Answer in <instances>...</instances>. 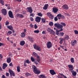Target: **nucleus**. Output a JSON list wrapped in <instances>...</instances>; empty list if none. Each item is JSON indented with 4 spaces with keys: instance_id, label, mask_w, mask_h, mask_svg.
<instances>
[{
    "instance_id": "nucleus-15",
    "label": "nucleus",
    "mask_w": 78,
    "mask_h": 78,
    "mask_svg": "<svg viewBox=\"0 0 78 78\" xmlns=\"http://www.w3.org/2000/svg\"><path fill=\"white\" fill-rule=\"evenodd\" d=\"M34 73H36V74H39V73H41V72L40 71V70L37 69H35V70H34Z\"/></svg>"
},
{
    "instance_id": "nucleus-57",
    "label": "nucleus",
    "mask_w": 78,
    "mask_h": 78,
    "mask_svg": "<svg viewBox=\"0 0 78 78\" xmlns=\"http://www.w3.org/2000/svg\"><path fill=\"white\" fill-rule=\"evenodd\" d=\"M4 45V44L3 43H0V47H1V46L2 45Z\"/></svg>"
},
{
    "instance_id": "nucleus-48",
    "label": "nucleus",
    "mask_w": 78,
    "mask_h": 78,
    "mask_svg": "<svg viewBox=\"0 0 78 78\" xmlns=\"http://www.w3.org/2000/svg\"><path fill=\"white\" fill-rule=\"evenodd\" d=\"M32 16V17H34V14L31 13L30 15V16Z\"/></svg>"
},
{
    "instance_id": "nucleus-37",
    "label": "nucleus",
    "mask_w": 78,
    "mask_h": 78,
    "mask_svg": "<svg viewBox=\"0 0 78 78\" xmlns=\"http://www.w3.org/2000/svg\"><path fill=\"white\" fill-rule=\"evenodd\" d=\"M60 24H61V25H62V27H66V23H62V22H61V23Z\"/></svg>"
},
{
    "instance_id": "nucleus-1",
    "label": "nucleus",
    "mask_w": 78,
    "mask_h": 78,
    "mask_svg": "<svg viewBox=\"0 0 78 78\" xmlns=\"http://www.w3.org/2000/svg\"><path fill=\"white\" fill-rule=\"evenodd\" d=\"M54 26L55 27L57 28L60 29V30H58L57 29L56 30V34L58 35L59 34V32L62 31V30H63V29H62V26L59 23H56L55 24Z\"/></svg>"
},
{
    "instance_id": "nucleus-33",
    "label": "nucleus",
    "mask_w": 78,
    "mask_h": 78,
    "mask_svg": "<svg viewBox=\"0 0 78 78\" xmlns=\"http://www.w3.org/2000/svg\"><path fill=\"white\" fill-rule=\"evenodd\" d=\"M41 20L43 23H45V18H41Z\"/></svg>"
},
{
    "instance_id": "nucleus-56",
    "label": "nucleus",
    "mask_w": 78,
    "mask_h": 78,
    "mask_svg": "<svg viewBox=\"0 0 78 78\" xmlns=\"http://www.w3.org/2000/svg\"><path fill=\"white\" fill-rule=\"evenodd\" d=\"M30 26L31 28H33V27H34V26L31 24H30Z\"/></svg>"
},
{
    "instance_id": "nucleus-59",
    "label": "nucleus",
    "mask_w": 78,
    "mask_h": 78,
    "mask_svg": "<svg viewBox=\"0 0 78 78\" xmlns=\"http://www.w3.org/2000/svg\"><path fill=\"white\" fill-rule=\"evenodd\" d=\"M42 34H46V33L45 31H43L42 32Z\"/></svg>"
},
{
    "instance_id": "nucleus-58",
    "label": "nucleus",
    "mask_w": 78,
    "mask_h": 78,
    "mask_svg": "<svg viewBox=\"0 0 78 78\" xmlns=\"http://www.w3.org/2000/svg\"><path fill=\"white\" fill-rule=\"evenodd\" d=\"M15 1H17L18 2H20L22 0H15Z\"/></svg>"
},
{
    "instance_id": "nucleus-19",
    "label": "nucleus",
    "mask_w": 78,
    "mask_h": 78,
    "mask_svg": "<svg viewBox=\"0 0 78 78\" xmlns=\"http://www.w3.org/2000/svg\"><path fill=\"white\" fill-rule=\"evenodd\" d=\"M71 72L73 76H76V71H74L73 70H72L71 71Z\"/></svg>"
},
{
    "instance_id": "nucleus-7",
    "label": "nucleus",
    "mask_w": 78,
    "mask_h": 78,
    "mask_svg": "<svg viewBox=\"0 0 78 78\" xmlns=\"http://www.w3.org/2000/svg\"><path fill=\"white\" fill-rule=\"evenodd\" d=\"M9 72L10 73V75L11 76H12V75L13 76H15V74L14 73V72L12 71V70L9 69Z\"/></svg>"
},
{
    "instance_id": "nucleus-16",
    "label": "nucleus",
    "mask_w": 78,
    "mask_h": 78,
    "mask_svg": "<svg viewBox=\"0 0 78 78\" xmlns=\"http://www.w3.org/2000/svg\"><path fill=\"white\" fill-rule=\"evenodd\" d=\"M76 40H74L73 41H72L71 42V44L72 45V46H75V45L76 44Z\"/></svg>"
},
{
    "instance_id": "nucleus-23",
    "label": "nucleus",
    "mask_w": 78,
    "mask_h": 78,
    "mask_svg": "<svg viewBox=\"0 0 78 78\" xmlns=\"http://www.w3.org/2000/svg\"><path fill=\"white\" fill-rule=\"evenodd\" d=\"M8 66V65H7L5 63H4L3 64V66L2 67V68L3 69H5L6 67Z\"/></svg>"
},
{
    "instance_id": "nucleus-55",
    "label": "nucleus",
    "mask_w": 78,
    "mask_h": 78,
    "mask_svg": "<svg viewBox=\"0 0 78 78\" xmlns=\"http://www.w3.org/2000/svg\"><path fill=\"white\" fill-rule=\"evenodd\" d=\"M54 20L55 21H57L58 20V18L56 17H55L54 18Z\"/></svg>"
},
{
    "instance_id": "nucleus-17",
    "label": "nucleus",
    "mask_w": 78,
    "mask_h": 78,
    "mask_svg": "<svg viewBox=\"0 0 78 78\" xmlns=\"http://www.w3.org/2000/svg\"><path fill=\"white\" fill-rule=\"evenodd\" d=\"M62 8H63V9H69V7H68V6L66 5H63Z\"/></svg>"
},
{
    "instance_id": "nucleus-36",
    "label": "nucleus",
    "mask_w": 78,
    "mask_h": 78,
    "mask_svg": "<svg viewBox=\"0 0 78 78\" xmlns=\"http://www.w3.org/2000/svg\"><path fill=\"white\" fill-rule=\"evenodd\" d=\"M31 60L32 61V62H34V60H35V58H34L33 57H31L30 58Z\"/></svg>"
},
{
    "instance_id": "nucleus-30",
    "label": "nucleus",
    "mask_w": 78,
    "mask_h": 78,
    "mask_svg": "<svg viewBox=\"0 0 78 78\" xmlns=\"http://www.w3.org/2000/svg\"><path fill=\"white\" fill-rule=\"evenodd\" d=\"M62 16V15H61V14H59L57 15V17H58V19H59V20H60L61 18H61V17Z\"/></svg>"
},
{
    "instance_id": "nucleus-29",
    "label": "nucleus",
    "mask_w": 78,
    "mask_h": 78,
    "mask_svg": "<svg viewBox=\"0 0 78 78\" xmlns=\"http://www.w3.org/2000/svg\"><path fill=\"white\" fill-rule=\"evenodd\" d=\"M0 3L2 4V6H3V5H4V1H3V0H0Z\"/></svg>"
},
{
    "instance_id": "nucleus-45",
    "label": "nucleus",
    "mask_w": 78,
    "mask_h": 78,
    "mask_svg": "<svg viewBox=\"0 0 78 78\" xmlns=\"http://www.w3.org/2000/svg\"><path fill=\"white\" fill-rule=\"evenodd\" d=\"M64 34L63 32H60V36H64Z\"/></svg>"
},
{
    "instance_id": "nucleus-31",
    "label": "nucleus",
    "mask_w": 78,
    "mask_h": 78,
    "mask_svg": "<svg viewBox=\"0 0 78 78\" xmlns=\"http://www.w3.org/2000/svg\"><path fill=\"white\" fill-rule=\"evenodd\" d=\"M25 62L27 63V64H30L31 63V62L28 60H26V61H25Z\"/></svg>"
},
{
    "instance_id": "nucleus-62",
    "label": "nucleus",
    "mask_w": 78,
    "mask_h": 78,
    "mask_svg": "<svg viewBox=\"0 0 78 78\" xmlns=\"http://www.w3.org/2000/svg\"><path fill=\"white\" fill-rule=\"evenodd\" d=\"M2 58V55L0 54V58Z\"/></svg>"
},
{
    "instance_id": "nucleus-60",
    "label": "nucleus",
    "mask_w": 78,
    "mask_h": 78,
    "mask_svg": "<svg viewBox=\"0 0 78 78\" xmlns=\"http://www.w3.org/2000/svg\"><path fill=\"white\" fill-rule=\"evenodd\" d=\"M39 62V61H36L35 63V64H38V63Z\"/></svg>"
},
{
    "instance_id": "nucleus-46",
    "label": "nucleus",
    "mask_w": 78,
    "mask_h": 78,
    "mask_svg": "<svg viewBox=\"0 0 78 78\" xmlns=\"http://www.w3.org/2000/svg\"><path fill=\"white\" fill-rule=\"evenodd\" d=\"M74 32L75 34H78V31L76 30H74Z\"/></svg>"
},
{
    "instance_id": "nucleus-32",
    "label": "nucleus",
    "mask_w": 78,
    "mask_h": 78,
    "mask_svg": "<svg viewBox=\"0 0 78 78\" xmlns=\"http://www.w3.org/2000/svg\"><path fill=\"white\" fill-rule=\"evenodd\" d=\"M49 25L51 27H52L53 25V23L52 22H51L49 23Z\"/></svg>"
},
{
    "instance_id": "nucleus-20",
    "label": "nucleus",
    "mask_w": 78,
    "mask_h": 78,
    "mask_svg": "<svg viewBox=\"0 0 78 78\" xmlns=\"http://www.w3.org/2000/svg\"><path fill=\"white\" fill-rule=\"evenodd\" d=\"M11 61V58L10 57H9L7 58V63H10Z\"/></svg>"
},
{
    "instance_id": "nucleus-26",
    "label": "nucleus",
    "mask_w": 78,
    "mask_h": 78,
    "mask_svg": "<svg viewBox=\"0 0 78 78\" xmlns=\"http://www.w3.org/2000/svg\"><path fill=\"white\" fill-rule=\"evenodd\" d=\"M20 67L19 66H17V70L18 72H20Z\"/></svg>"
},
{
    "instance_id": "nucleus-40",
    "label": "nucleus",
    "mask_w": 78,
    "mask_h": 78,
    "mask_svg": "<svg viewBox=\"0 0 78 78\" xmlns=\"http://www.w3.org/2000/svg\"><path fill=\"white\" fill-rule=\"evenodd\" d=\"M71 62L72 63H73L74 62V59H73V58H71Z\"/></svg>"
},
{
    "instance_id": "nucleus-28",
    "label": "nucleus",
    "mask_w": 78,
    "mask_h": 78,
    "mask_svg": "<svg viewBox=\"0 0 78 78\" xmlns=\"http://www.w3.org/2000/svg\"><path fill=\"white\" fill-rule=\"evenodd\" d=\"M32 69L33 70L34 72V70H35L36 69H37V68H36V66H35L33 65L32 66Z\"/></svg>"
},
{
    "instance_id": "nucleus-51",
    "label": "nucleus",
    "mask_w": 78,
    "mask_h": 78,
    "mask_svg": "<svg viewBox=\"0 0 78 78\" xmlns=\"http://www.w3.org/2000/svg\"><path fill=\"white\" fill-rule=\"evenodd\" d=\"M9 24V22L8 21H6L5 22V25H8Z\"/></svg>"
},
{
    "instance_id": "nucleus-14",
    "label": "nucleus",
    "mask_w": 78,
    "mask_h": 78,
    "mask_svg": "<svg viewBox=\"0 0 78 78\" xmlns=\"http://www.w3.org/2000/svg\"><path fill=\"white\" fill-rule=\"evenodd\" d=\"M69 70H72L73 69V66L72 65H69L68 66Z\"/></svg>"
},
{
    "instance_id": "nucleus-12",
    "label": "nucleus",
    "mask_w": 78,
    "mask_h": 78,
    "mask_svg": "<svg viewBox=\"0 0 78 78\" xmlns=\"http://www.w3.org/2000/svg\"><path fill=\"white\" fill-rule=\"evenodd\" d=\"M9 17L10 18H14V16H13V14H12V12L11 11H9Z\"/></svg>"
},
{
    "instance_id": "nucleus-8",
    "label": "nucleus",
    "mask_w": 78,
    "mask_h": 78,
    "mask_svg": "<svg viewBox=\"0 0 78 78\" xmlns=\"http://www.w3.org/2000/svg\"><path fill=\"white\" fill-rule=\"evenodd\" d=\"M16 16L17 17H18V18H23L24 17V16L23 15L21 14H19V13H17L16 14Z\"/></svg>"
},
{
    "instance_id": "nucleus-43",
    "label": "nucleus",
    "mask_w": 78,
    "mask_h": 78,
    "mask_svg": "<svg viewBox=\"0 0 78 78\" xmlns=\"http://www.w3.org/2000/svg\"><path fill=\"white\" fill-rule=\"evenodd\" d=\"M34 32L35 33H39V30H35L34 31Z\"/></svg>"
},
{
    "instance_id": "nucleus-63",
    "label": "nucleus",
    "mask_w": 78,
    "mask_h": 78,
    "mask_svg": "<svg viewBox=\"0 0 78 78\" xmlns=\"http://www.w3.org/2000/svg\"><path fill=\"white\" fill-rule=\"evenodd\" d=\"M0 70L2 71V69L1 68V67H0Z\"/></svg>"
},
{
    "instance_id": "nucleus-9",
    "label": "nucleus",
    "mask_w": 78,
    "mask_h": 78,
    "mask_svg": "<svg viewBox=\"0 0 78 78\" xmlns=\"http://www.w3.org/2000/svg\"><path fill=\"white\" fill-rule=\"evenodd\" d=\"M64 42H66V41H68L69 39V36L67 35H66L63 38Z\"/></svg>"
},
{
    "instance_id": "nucleus-11",
    "label": "nucleus",
    "mask_w": 78,
    "mask_h": 78,
    "mask_svg": "<svg viewBox=\"0 0 78 78\" xmlns=\"http://www.w3.org/2000/svg\"><path fill=\"white\" fill-rule=\"evenodd\" d=\"M49 72H50V73L52 75H55L56 74V73L55 72L54 70L53 69H51L50 70Z\"/></svg>"
},
{
    "instance_id": "nucleus-21",
    "label": "nucleus",
    "mask_w": 78,
    "mask_h": 78,
    "mask_svg": "<svg viewBox=\"0 0 78 78\" xmlns=\"http://www.w3.org/2000/svg\"><path fill=\"white\" fill-rule=\"evenodd\" d=\"M59 39L60 40V41L59 42V43L60 44H62L63 42V41H64V38H59Z\"/></svg>"
},
{
    "instance_id": "nucleus-50",
    "label": "nucleus",
    "mask_w": 78,
    "mask_h": 78,
    "mask_svg": "<svg viewBox=\"0 0 78 78\" xmlns=\"http://www.w3.org/2000/svg\"><path fill=\"white\" fill-rule=\"evenodd\" d=\"M30 20L32 22H33V20H34L33 19V18L32 17H31L30 18Z\"/></svg>"
},
{
    "instance_id": "nucleus-39",
    "label": "nucleus",
    "mask_w": 78,
    "mask_h": 78,
    "mask_svg": "<svg viewBox=\"0 0 78 78\" xmlns=\"http://www.w3.org/2000/svg\"><path fill=\"white\" fill-rule=\"evenodd\" d=\"M50 34H52V35L53 34L54 35L55 34V33L54 31H53V30H51V32Z\"/></svg>"
},
{
    "instance_id": "nucleus-54",
    "label": "nucleus",
    "mask_w": 78,
    "mask_h": 78,
    "mask_svg": "<svg viewBox=\"0 0 78 78\" xmlns=\"http://www.w3.org/2000/svg\"><path fill=\"white\" fill-rule=\"evenodd\" d=\"M60 47L62 48V49H64V46H60Z\"/></svg>"
},
{
    "instance_id": "nucleus-27",
    "label": "nucleus",
    "mask_w": 78,
    "mask_h": 78,
    "mask_svg": "<svg viewBox=\"0 0 78 78\" xmlns=\"http://www.w3.org/2000/svg\"><path fill=\"white\" fill-rule=\"evenodd\" d=\"M20 36L22 37H25V34L23 32L21 34Z\"/></svg>"
},
{
    "instance_id": "nucleus-22",
    "label": "nucleus",
    "mask_w": 78,
    "mask_h": 78,
    "mask_svg": "<svg viewBox=\"0 0 78 78\" xmlns=\"http://www.w3.org/2000/svg\"><path fill=\"white\" fill-rule=\"evenodd\" d=\"M48 4H46L43 7V9L46 10V9H47V8H48Z\"/></svg>"
},
{
    "instance_id": "nucleus-44",
    "label": "nucleus",
    "mask_w": 78,
    "mask_h": 78,
    "mask_svg": "<svg viewBox=\"0 0 78 78\" xmlns=\"http://www.w3.org/2000/svg\"><path fill=\"white\" fill-rule=\"evenodd\" d=\"M37 55V54H36L35 52H33V54H32V56H36Z\"/></svg>"
},
{
    "instance_id": "nucleus-24",
    "label": "nucleus",
    "mask_w": 78,
    "mask_h": 78,
    "mask_svg": "<svg viewBox=\"0 0 78 78\" xmlns=\"http://www.w3.org/2000/svg\"><path fill=\"white\" fill-rule=\"evenodd\" d=\"M10 30H13V27L11 26H8L7 27Z\"/></svg>"
},
{
    "instance_id": "nucleus-49",
    "label": "nucleus",
    "mask_w": 78,
    "mask_h": 78,
    "mask_svg": "<svg viewBox=\"0 0 78 78\" xmlns=\"http://www.w3.org/2000/svg\"><path fill=\"white\" fill-rule=\"evenodd\" d=\"M60 18H61V19H64L65 18V17H64V16L63 15H62V16H61V17H60Z\"/></svg>"
},
{
    "instance_id": "nucleus-13",
    "label": "nucleus",
    "mask_w": 78,
    "mask_h": 78,
    "mask_svg": "<svg viewBox=\"0 0 78 78\" xmlns=\"http://www.w3.org/2000/svg\"><path fill=\"white\" fill-rule=\"evenodd\" d=\"M47 14L48 16L49 17L50 19H53V16L50 13L48 12L47 13Z\"/></svg>"
},
{
    "instance_id": "nucleus-42",
    "label": "nucleus",
    "mask_w": 78,
    "mask_h": 78,
    "mask_svg": "<svg viewBox=\"0 0 78 78\" xmlns=\"http://www.w3.org/2000/svg\"><path fill=\"white\" fill-rule=\"evenodd\" d=\"M12 34V32L11 31H9L7 32L8 35H10V34Z\"/></svg>"
},
{
    "instance_id": "nucleus-6",
    "label": "nucleus",
    "mask_w": 78,
    "mask_h": 78,
    "mask_svg": "<svg viewBox=\"0 0 78 78\" xmlns=\"http://www.w3.org/2000/svg\"><path fill=\"white\" fill-rule=\"evenodd\" d=\"M27 12H30V13H32L33 12V10H32V9L31 7L27 8Z\"/></svg>"
},
{
    "instance_id": "nucleus-18",
    "label": "nucleus",
    "mask_w": 78,
    "mask_h": 78,
    "mask_svg": "<svg viewBox=\"0 0 78 78\" xmlns=\"http://www.w3.org/2000/svg\"><path fill=\"white\" fill-rule=\"evenodd\" d=\"M53 11L54 13H56V12H58V9L56 8H54L53 9Z\"/></svg>"
},
{
    "instance_id": "nucleus-3",
    "label": "nucleus",
    "mask_w": 78,
    "mask_h": 78,
    "mask_svg": "<svg viewBox=\"0 0 78 78\" xmlns=\"http://www.w3.org/2000/svg\"><path fill=\"white\" fill-rule=\"evenodd\" d=\"M1 12L2 14L4 16H6L7 14V11L6 9H3L1 10Z\"/></svg>"
},
{
    "instance_id": "nucleus-2",
    "label": "nucleus",
    "mask_w": 78,
    "mask_h": 78,
    "mask_svg": "<svg viewBox=\"0 0 78 78\" xmlns=\"http://www.w3.org/2000/svg\"><path fill=\"white\" fill-rule=\"evenodd\" d=\"M46 45L48 48H50L52 47V44H51V41L48 42Z\"/></svg>"
},
{
    "instance_id": "nucleus-34",
    "label": "nucleus",
    "mask_w": 78,
    "mask_h": 78,
    "mask_svg": "<svg viewBox=\"0 0 78 78\" xmlns=\"http://www.w3.org/2000/svg\"><path fill=\"white\" fill-rule=\"evenodd\" d=\"M37 15H38V16H40V17H42V14L41 12L38 13Z\"/></svg>"
},
{
    "instance_id": "nucleus-52",
    "label": "nucleus",
    "mask_w": 78,
    "mask_h": 78,
    "mask_svg": "<svg viewBox=\"0 0 78 78\" xmlns=\"http://www.w3.org/2000/svg\"><path fill=\"white\" fill-rule=\"evenodd\" d=\"M34 27L35 29H36L37 28V26L36 25V24H35Z\"/></svg>"
},
{
    "instance_id": "nucleus-10",
    "label": "nucleus",
    "mask_w": 78,
    "mask_h": 78,
    "mask_svg": "<svg viewBox=\"0 0 78 78\" xmlns=\"http://www.w3.org/2000/svg\"><path fill=\"white\" fill-rule=\"evenodd\" d=\"M41 19V17L39 16H37L36 18L35 19V20L36 22H40Z\"/></svg>"
},
{
    "instance_id": "nucleus-25",
    "label": "nucleus",
    "mask_w": 78,
    "mask_h": 78,
    "mask_svg": "<svg viewBox=\"0 0 78 78\" xmlns=\"http://www.w3.org/2000/svg\"><path fill=\"white\" fill-rule=\"evenodd\" d=\"M25 41H21L20 43V45L21 46H23V45H24V44H25Z\"/></svg>"
},
{
    "instance_id": "nucleus-53",
    "label": "nucleus",
    "mask_w": 78,
    "mask_h": 78,
    "mask_svg": "<svg viewBox=\"0 0 78 78\" xmlns=\"http://www.w3.org/2000/svg\"><path fill=\"white\" fill-rule=\"evenodd\" d=\"M13 65L12 63H11L10 64H9V66L10 67H11Z\"/></svg>"
},
{
    "instance_id": "nucleus-41",
    "label": "nucleus",
    "mask_w": 78,
    "mask_h": 78,
    "mask_svg": "<svg viewBox=\"0 0 78 78\" xmlns=\"http://www.w3.org/2000/svg\"><path fill=\"white\" fill-rule=\"evenodd\" d=\"M47 30L48 32H51L52 30L51 29H50V28H48V29H47Z\"/></svg>"
},
{
    "instance_id": "nucleus-61",
    "label": "nucleus",
    "mask_w": 78,
    "mask_h": 78,
    "mask_svg": "<svg viewBox=\"0 0 78 78\" xmlns=\"http://www.w3.org/2000/svg\"><path fill=\"white\" fill-rule=\"evenodd\" d=\"M2 78H5V75H3L2 77Z\"/></svg>"
},
{
    "instance_id": "nucleus-47",
    "label": "nucleus",
    "mask_w": 78,
    "mask_h": 78,
    "mask_svg": "<svg viewBox=\"0 0 78 78\" xmlns=\"http://www.w3.org/2000/svg\"><path fill=\"white\" fill-rule=\"evenodd\" d=\"M5 75L6 76L8 77L9 76V73H6Z\"/></svg>"
},
{
    "instance_id": "nucleus-38",
    "label": "nucleus",
    "mask_w": 78,
    "mask_h": 78,
    "mask_svg": "<svg viewBox=\"0 0 78 78\" xmlns=\"http://www.w3.org/2000/svg\"><path fill=\"white\" fill-rule=\"evenodd\" d=\"M44 76H45V75L42 74H41L39 76V78H43Z\"/></svg>"
},
{
    "instance_id": "nucleus-64",
    "label": "nucleus",
    "mask_w": 78,
    "mask_h": 78,
    "mask_svg": "<svg viewBox=\"0 0 78 78\" xmlns=\"http://www.w3.org/2000/svg\"><path fill=\"white\" fill-rule=\"evenodd\" d=\"M24 32H26V31H27V30L24 29Z\"/></svg>"
},
{
    "instance_id": "nucleus-4",
    "label": "nucleus",
    "mask_w": 78,
    "mask_h": 78,
    "mask_svg": "<svg viewBox=\"0 0 78 78\" xmlns=\"http://www.w3.org/2000/svg\"><path fill=\"white\" fill-rule=\"evenodd\" d=\"M34 47L35 49L37 50L38 51H41V48L38 46H36V44H34Z\"/></svg>"
},
{
    "instance_id": "nucleus-35",
    "label": "nucleus",
    "mask_w": 78,
    "mask_h": 78,
    "mask_svg": "<svg viewBox=\"0 0 78 78\" xmlns=\"http://www.w3.org/2000/svg\"><path fill=\"white\" fill-rule=\"evenodd\" d=\"M25 75H26V76H30V75H31V74H30L28 73H25Z\"/></svg>"
},
{
    "instance_id": "nucleus-5",
    "label": "nucleus",
    "mask_w": 78,
    "mask_h": 78,
    "mask_svg": "<svg viewBox=\"0 0 78 78\" xmlns=\"http://www.w3.org/2000/svg\"><path fill=\"white\" fill-rule=\"evenodd\" d=\"M58 78H67L66 76H65V75L59 73L58 75Z\"/></svg>"
}]
</instances>
